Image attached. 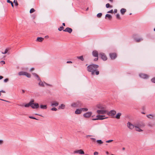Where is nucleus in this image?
I'll return each mask as SVG.
<instances>
[{
	"label": "nucleus",
	"mask_w": 155,
	"mask_h": 155,
	"mask_svg": "<svg viewBox=\"0 0 155 155\" xmlns=\"http://www.w3.org/2000/svg\"><path fill=\"white\" fill-rule=\"evenodd\" d=\"M140 77L143 79H147L148 78L149 76L148 75L144 74H140L139 75Z\"/></svg>",
	"instance_id": "obj_6"
},
{
	"label": "nucleus",
	"mask_w": 155,
	"mask_h": 155,
	"mask_svg": "<svg viewBox=\"0 0 155 155\" xmlns=\"http://www.w3.org/2000/svg\"><path fill=\"white\" fill-rule=\"evenodd\" d=\"M105 116L102 115H97L96 116L97 118H93V120H103L104 119L107 118V117H105Z\"/></svg>",
	"instance_id": "obj_3"
},
{
	"label": "nucleus",
	"mask_w": 155,
	"mask_h": 155,
	"mask_svg": "<svg viewBox=\"0 0 155 155\" xmlns=\"http://www.w3.org/2000/svg\"><path fill=\"white\" fill-rule=\"evenodd\" d=\"M99 65L96 64H91L88 65L87 67V71L90 72L92 75H98L99 74V71L97 69Z\"/></svg>",
	"instance_id": "obj_1"
},
{
	"label": "nucleus",
	"mask_w": 155,
	"mask_h": 155,
	"mask_svg": "<svg viewBox=\"0 0 155 155\" xmlns=\"http://www.w3.org/2000/svg\"><path fill=\"white\" fill-rule=\"evenodd\" d=\"M96 107L100 109H105V107L104 106L102 105V104H97L96 105Z\"/></svg>",
	"instance_id": "obj_15"
},
{
	"label": "nucleus",
	"mask_w": 155,
	"mask_h": 155,
	"mask_svg": "<svg viewBox=\"0 0 155 155\" xmlns=\"http://www.w3.org/2000/svg\"><path fill=\"white\" fill-rule=\"evenodd\" d=\"M51 110L52 111H56L57 110V109L56 108L54 107L51 108Z\"/></svg>",
	"instance_id": "obj_44"
},
{
	"label": "nucleus",
	"mask_w": 155,
	"mask_h": 155,
	"mask_svg": "<svg viewBox=\"0 0 155 155\" xmlns=\"http://www.w3.org/2000/svg\"><path fill=\"white\" fill-rule=\"evenodd\" d=\"M72 62L71 61H68L67 62V63H72Z\"/></svg>",
	"instance_id": "obj_55"
},
{
	"label": "nucleus",
	"mask_w": 155,
	"mask_h": 155,
	"mask_svg": "<svg viewBox=\"0 0 155 155\" xmlns=\"http://www.w3.org/2000/svg\"><path fill=\"white\" fill-rule=\"evenodd\" d=\"M91 139L93 140V141H95L96 139L95 138H91Z\"/></svg>",
	"instance_id": "obj_54"
},
{
	"label": "nucleus",
	"mask_w": 155,
	"mask_h": 155,
	"mask_svg": "<svg viewBox=\"0 0 155 155\" xmlns=\"http://www.w3.org/2000/svg\"><path fill=\"white\" fill-rule=\"evenodd\" d=\"M30 106V104H29V103H28V104H25L24 105V106L25 107H29Z\"/></svg>",
	"instance_id": "obj_42"
},
{
	"label": "nucleus",
	"mask_w": 155,
	"mask_h": 155,
	"mask_svg": "<svg viewBox=\"0 0 155 155\" xmlns=\"http://www.w3.org/2000/svg\"><path fill=\"white\" fill-rule=\"evenodd\" d=\"M97 142L99 144H101L103 143V142L101 140H97Z\"/></svg>",
	"instance_id": "obj_36"
},
{
	"label": "nucleus",
	"mask_w": 155,
	"mask_h": 155,
	"mask_svg": "<svg viewBox=\"0 0 155 155\" xmlns=\"http://www.w3.org/2000/svg\"><path fill=\"white\" fill-rule=\"evenodd\" d=\"M34 100L33 99L31 100L29 102V104L30 105V106L32 105H33V104H34Z\"/></svg>",
	"instance_id": "obj_32"
},
{
	"label": "nucleus",
	"mask_w": 155,
	"mask_h": 155,
	"mask_svg": "<svg viewBox=\"0 0 155 155\" xmlns=\"http://www.w3.org/2000/svg\"><path fill=\"white\" fill-rule=\"evenodd\" d=\"M7 2L8 3H11L12 2L10 0H7Z\"/></svg>",
	"instance_id": "obj_57"
},
{
	"label": "nucleus",
	"mask_w": 155,
	"mask_h": 155,
	"mask_svg": "<svg viewBox=\"0 0 155 155\" xmlns=\"http://www.w3.org/2000/svg\"><path fill=\"white\" fill-rule=\"evenodd\" d=\"M121 113H118L115 117L117 119H119L120 116L121 115Z\"/></svg>",
	"instance_id": "obj_22"
},
{
	"label": "nucleus",
	"mask_w": 155,
	"mask_h": 155,
	"mask_svg": "<svg viewBox=\"0 0 155 155\" xmlns=\"http://www.w3.org/2000/svg\"><path fill=\"white\" fill-rule=\"evenodd\" d=\"M147 116L148 118H151L153 117L152 115L151 114L147 115Z\"/></svg>",
	"instance_id": "obj_38"
},
{
	"label": "nucleus",
	"mask_w": 155,
	"mask_h": 155,
	"mask_svg": "<svg viewBox=\"0 0 155 155\" xmlns=\"http://www.w3.org/2000/svg\"><path fill=\"white\" fill-rule=\"evenodd\" d=\"M114 13H116L117 12V9H115L114 10Z\"/></svg>",
	"instance_id": "obj_60"
},
{
	"label": "nucleus",
	"mask_w": 155,
	"mask_h": 155,
	"mask_svg": "<svg viewBox=\"0 0 155 155\" xmlns=\"http://www.w3.org/2000/svg\"><path fill=\"white\" fill-rule=\"evenodd\" d=\"M116 113V112L115 110H111L109 112H107V114L109 116H113Z\"/></svg>",
	"instance_id": "obj_5"
},
{
	"label": "nucleus",
	"mask_w": 155,
	"mask_h": 155,
	"mask_svg": "<svg viewBox=\"0 0 155 155\" xmlns=\"http://www.w3.org/2000/svg\"><path fill=\"white\" fill-rule=\"evenodd\" d=\"M58 104H59L57 101H54L51 103V107H57Z\"/></svg>",
	"instance_id": "obj_17"
},
{
	"label": "nucleus",
	"mask_w": 155,
	"mask_h": 155,
	"mask_svg": "<svg viewBox=\"0 0 155 155\" xmlns=\"http://www.w3.org/2000/svg\"><path fill=\"white\" fill-rule=\"evenodd\" d=\"M1 62L3 64H5V62L4 61H2Z\"/></svg>",
	"instance_id": "obj_61"
},
{
	"label": "nucleus",
	"mask_w": 155,
	"mask_h": 155,
	"mask_svg": "<svg viewBox=\"0 0 155 155\" xmlns=\"http://www.w3.org/2000/svg\"><path fill=\"white\" fill-rule=\"evenodd\" d=\"M49 38V36L48 35H47L45 36V38Z\"/></svg>",
	"instance_id": "obj_63"
},
{
	"label": "nucleus",
	"mask_w": 155,
	"mask_h": 155,
	"mask_svg": "<svg viewBox=\"0 0 155 155\" xmlns=\"http://www.w3.org/2000/svg\"><path fill=\"white\" fill-rule=\"evenodd\" d=\"M3 143V141L2 140H0V145L2 144Z\"/></svg>",
	"instance_id": "obj_51"
},
{
	"label": "nucleus",
	"mask_w": 155,
	"mask_h": 155,
	"mask_svg": "<svg viewBox=\"0 0 155 155\" xmlns=\"http://www.w3.org/2000/svg\"><path fill=\"white\" fill-rule=\"evenodd\" d=\"M38 80L39 81L38 84L39 86L42 87H44L45 86V83H44V82H42L40 78H38Z\"/></svg>",
	"instance_id": "obj_13"
},
{
	"label": "nucleus",
	"mask_w": 155,
	"mask_h": 155,
	"mask_svg": "<svg viewBox=\"0 0 155 155\" xmlns=\"http://www.w3.org/2000/svg\"><path fill=\"white\" fill-rule=\"evenodd\" d=\"M22 92L23 93H24L25 92V91L24 90H22Z\"/></svg>",
	"instance_id": "obj_64"
},
{
	"label": "nucleus",
	"mask_w": 155,
	"mask_h": 155,
	"mask_svg": "<svg viewBox=\"0 0 155 155\" xmlns=\"http://www.w3.org/2000/svg\"><path fill=\"white\" fill-rule=\"evenodd\" d=\"M34 68H31L30 69V71H33L34 70Z\"/></svg>",
	"instance_id": "obj_53"
},
{
	"label": "nucleus",
	"mask_w": 155,
	"mask_h": 155,
	"mask_svg": "<svg viewBox=\"0 0 155 155\" xmlns=\"http://www.w3.org/2000/svg\"><path fill=\"white\" fill-rule=\"evenodd\" d=\"M108 18V19L110 20L112 18V16L110 15V14H107L106 15H105V18Z\"/></svg>",
	"instance_id": "obj_21"
},
{
	"label": "nucleus",
	"mask_w": 155,
	"mask_h": 155,
	"mask_svg": "<svg viewBox=\"0 0 155 155\" xmlns=\"http://www.w3.org/2000/svg\"><path fill=\"white\" fill-rule=\"evenodd\" d=\"M113 141V140H109L106 141V143H110V142H112Z\"/></svg>",
	"instance_id": "obj_49"
},
{
	"label": "nucleus",
	"mask_w": 155,
	"mask_h": 155,
	"mask_svg": "<svg viewBox=\"0 0 155 155\" xmlns=\"http://www.w3.org/2000/svg\"><path fill=\"white\" fill-rule=\"evenodd\" d=\"M33 109L37 108L39 107V104L38 103H35L31 106Z\"/></svg>",
	"instance_id": "obj_16"
},
{
	"label": "nucleus",
	"mask_w": 155,
	"mask_h": 155,
	"mask_svg": "<svg viewBox=\"0 0 155 155\" xmlns=\"http://www.w3.org/2000/svg\"><path fill=\"white\" fill-rule=\"evenodd\" d=\"M74 153H79L80 154H84V151L81 149L74 151Z\"/></svg>",
	"instance_id": "obj_9"
},
{
	"label": "nucleus",
	"mask_w": 155,
	"mask_h": 155,
	"mask_svg": "<svg viewBox=\"0 0 155 155\" xmlns=\"http://www.w3.org/2000/svg\"><path fill=\"white\" fill-rule=\"evenodd\" d=\"M104 109H102L97 110V113L99 114H106L107 111Z\"/></svg>",
	"instance_id": "obj_4"
},
{
	"label": "nucleus",
	"mask_w": 155,
	"mask_h": 155,
	"mask_svg": "<svg viewBox=\"0 0 155 155\" xmlns=\"http://www.w3.org/2000/svg\"><path fill=\"white\" fill-rule=\"evenodd\" d=\"M8 81V78H6L4 80V82H6Z\"/></svg>",
	"instance_id": "obj_50"
},
{
	"label": "nucleus",
	"mask_w": 155,
	"mask_h": 155,
	"mask_svg": "<svg viewBox=\"0 0 155 155\" xmlns=\"http://www.w3.org/2000/svg\"><path fill=\"white\" fill-rule=\"evenodd\" d=\"M25 75L28 78H30L31 77V75L30 74L27 73L25 72Z\"/></svg>",
	"instance_id": "obj_30"
},
{
	"label": "nucleus",
	"mask_w": 155,
	"mask_h": 155,
	"mask_svg": "<svg viewBox=\"0 0 155 155\" xmlns=\"http://www.w3.org/2000/svg\"><path fill=\"white\" fill-rule=\"evenodd\" d=\"M64 27L63 26H61L60 27L58 28V30L59 31H61V30H63L64 29Z\"/></svg>",
	"instance_id": "obj_40"
},
{
	"label": "nucleus",
	"mask_w": 155,
	"mask_h": 155,
	"mask_svg": "<svg viewBox=\"0 0 155 155\" xmlns=\"http://www.w3.org/2000/svg\"><path fill=\"white\" fill-rule=\"evenodd\" d=\"M99 55L101 56V58L104 61H106L107 60V58L105 54L103 53H101L99 54Z\"/></svg>",
	"instance_id": "obj_7"
},
{
	"label": "nucleus",
	"mask_w": 155,
	"mask_h": 155,
	"mask_svg": "<svg viewBox=\"0 0 155 155\" xmlns=\"http://www.w3.org/2000/svg\"><path fill=\"white\" fill-rule=\"evenodd\" d=\"M127 126L129 129H133L135 127L134 125H133L129 122H128L127 123Z\"/></svg>",
	"instance_id": "obj_11"
},
{
	"label": "nucleus",
	"mask_w": 155,
	"mask_h": 155,
	"mask_svg": "<svg viewBox=\"0 0 155 155\" xmlns=\"http://www.w3.org/2000/svg\"><path fill=\"white\" fill-rule=\"evenodd\" d=\"M107 13H113V10L112 9L110 11H108L107 12Z\"/></svg>",
	"instance_id": "obj_48"
},
{
	"label": "nucleus",
	"mask_w": 155,
	"mask_h": 155,
	"mask_svg": "<svg viewBox=\"0 0 155 155\" xmlns=\"http://www.w3.org/2000/svg\"><path fill=\"white\" fill-rule=\"evenodd\" d=\"M44 83H45V84H46V85H47V86H49L50 87H52V85L51 84H48L46 83H45V82H44Z\"/></svg>",
	"instance_id": "obj_47"
},
{
	"label": "nucleus",
	"mask_w": 155,
	"mask_h": 155,
	"mask_svg": "<svg viewBox=\"0 0 155 155\" xmlns=\"http://www.w3.org/2000/svg\"><path fill=\"white\" fill-rule=\"evenodd\" d=\"M25 72L24 71H20L18 73V75L19 76L21 75H25Z\"/></svg>",
	"instance_id": "obj_28"
},
{
	"label": "nucleus",
	"mask_w": 155,
	"mask_h": 155,
	"mask_svg": "<svg viewBox=\"0 0 155 155\" xmlns=\"http://www.w3.org/2000/svg\"><path fill=\"white\" fill-rule=\"evenodd\" d=\"M151 81L152 82L155 83V77L152 78Z\"/></svg>",
	"instance_id": "obj_43"
},
{
	"label": "nucleus",
	"mask_w": 155,
	"mask_h": 155,
	"mask_svg": "<svg viewBox=\"0 0 155 155\" xmlns=\"http://www.w3.org/2000/svg\"><path fill=\"white\" fill-rule=\"evenodd\" d=\"M63 31L65 32H67L70 33H71L72 31V29L70 28L67 27L64 30H63Z\"/></svg>",
	"instance_id": "obj_14"
},
{
	"label": "nucleus",
	"mask_w": 155,
	"mask_h": 155,
	"mask_svg": "<svg viewBox=\"0 0 155 155\" xmlns=\"http://www.w3.org/2000/svg\"><path fill=\"white\" fill-rule=\"evenodd\" d=\"M109 55L110 58L112 60L115 59L117 57L116 54L115 53H110Z\"/></svg>",
	"instance_id": "obj_12"
},
{
	"label": "nucleus",
	"mask_w": 155,
	"mask_h": 155,
	"mask_svg": "<svg viewBox=\"0 0 155 155\" xmlns=\"http://www.w3.org/2000/svg\"><path fill=\"white\" fill-rule=\"evenodd\" d=\"M98 154V153L97 152H95L94 153V155H97Z\"/></svg>",
	"instance_id": "obj_52"
},
{
	"label": "nucleus",
	"mask_w": 155,
	"mask_h": 155,
	"mask_svg": "<svg viewBox=\"0 0 155 155\" xmlns=\"http://www.w3.org/2000/svg\"><path fill=\"white\" fill-rule=\"evenodd\" d=\"M98 57H97V58H94V60L95 61H97L98 60Z\"/></svg>",
	"instance_id": "obj_56"
},
{
	"label": "nucleus",
	"mask_w": 155,
	"mask_h": 155,
	"mask_svg": "<svg viewBox=\"0 0 155 155\" xmlns=\"http://www.w3.org/2000/svg\"><path fill=\"white\" fill-rule=\"evenodd\" d=\"M32 74L38 80V78H40L39 77V76L35 73H32Z\"/></svg>",
	"instance_id": "obj_29"
},
{
	"label": "nucleus",
	"mask_w": 155,
	"mask_h": 155,
	"mask_svg": "<svg viewBox=\"0 0 155 155\" xmlns=\"http://www.w3.org/2000/svg\"><path fill=\"white\" fill-rule=\"evenodd\" d=\"M65 105L63 104H61L59 106L58 109H64L65 108Z\"/></svg>",
	"instance_id": "obj_24"
},
{
	"label": "nucleus",
	"mask_w": 155,
	"mask_h": 155,
	"mask_svg": "<svg viewBox=\"0 0 155 155\" xmlns=\"http://www.w3.org/2000/svg\"><path fill=\"white\" fill-rule=\"evenodd\" d=\"M134 125L137 126V127H140L141 128L145 126L144 124L142 122H140L137 123L135 124Z\"/></svg>",
	"instance_id": "obj_8"
},
{
	"label": "nucleus",
	"mask_w": 155,
	"mask_h": 155,
	"mask_svg": "<svg viewBox=\"0 0 155 155\" xmlns=\"http://www.w3.org/2000/svg\"><path fill=\"white\" fill-rule=\"evenodd\" d=\"M44 39V38H43L42 37H38L37 39V41H38L39 42H41Z\"/></svg>",
	"instance_id": "obj_26"
},
{
	"label": "nucleus",
	"mask_w": 155,
	"mask_h": 155,
	"mask_svg": "<svg viewBox=\"0 0 155 155\" xmlns=\"http://www.w3.org/2000/svg\"><path fill=\"white\" fill-rule=\"evenodd\" d=\"M13 3H14L15 5L17 6L18 5V4L16 0H14Z\"/></svg>",
	"instance_id": "obj_37"
},
{
	"label": "nucleus",
	"mask_w": 155,
	"mask_h": 155,
	"mask_svg": "<svg viewBox=\"0 0 155 155\" xmlns=\"http://www.w3.org/2000/svg\"><path fill=\"white\" fill-rule=\"evenodd\" d=\"M82 104L80 101H77L73 103L71 105L72 107H81Z\"/></svg>",
	"instance_id": "obj_2"
},
{
	"label": "nucleus",
	"mask_w": 155,
	"mask_h": 155,
	"mask_svg": "<svg viewBox=\"0 0 155 155\" xmlns=\"http://www.w3.org/2000/svg\"><path fill=\"white\" fill-rule=\"evenodd\" d=\"M116 18L118 19H120V15L119 14H117L116 15Z\"/></svg>",
	"instance_id": "obj_45"
},
{
	"label": "nucleus",
	"mask_w": 155,
	"mask_h": 155,
	"mask_svg": "<svg viewBox=\"0 0 155 155\" xmlns=\"http://www.w3.org/2000/svg\"><path fill=\"white\" fill-rule=\"evenodd\" d=\"M77 58L78 59L81 60L82 61H83L84 60V59L82 56H78L77 57Z\"/></svg>",
	"instance_id": "obj_31"
},
{
	"label": "nucleus",
	"mask_w": 155,
	"mask_h": 155,
	"mask_svg": "<svg viewBox=\"0 0 155 155\" xmlns=\"http://www.w3.org/2000/svg\"><path fill=\"white\" fill-rule=\"evenodd\" d=\"M11 6H12L13 8L14 7V5H13V3L12 2L11 3Z\"/></svg>",
	"instance_id": "obj_59"
},
{
	"label": "nucleus",
	"mask_w": 155,
	"mask_h": 155,
	"mask_svg": "<svg viewBox=\"0 0 155 155\" xmlns=\"http://www.w3.org/2000/svg\"><path fill=\"white\" fill-rule=\"evenodd\" d=\"M40 107L41 108L43 109H46L47 107L46 105H43L42 104L40 105Z\"/></svg>",
	"instance_id": "obj_25"
},
{
	"label": "nucleus",
	"mask_w": 155,
	"mask_h": 155,
	"mask_svg": "<svg viewBox=\"0 0 155 155\" xmlns=\"http://www.w3.org/2000/svg\"><path fill=\"white\" fill-rule=\"evenodd\" d=\"M3 78V77L2 76H0V80L2 79Z\"/></svg>",
	"instance_id": "obj_62"
},
{
	"label": "nucleus",
	"mask_w": 155,
	"mask_h": 155,
	"mask_svg": "<svg viewBox=\"0 0 155 155\" xmlns=\"http://www.w3.org/2000/svg\"><path fill=\"white\" fill-rule=\"evenodd\" d=\"M1 92H2V93H5V91H4L1 90V91H0V93H1Z\"/></svg>",
	"instance_id": "obj_58"
},
{
	"label": "nucleus",
	"mask_w": 155,
	"mask_h": 155,
	"mask_svg": "<svg viewBox=\"0 0 155 155\" xmlns=\"http://www.w3.org/2000/svg\"><path fill=\"white\" fill-rule=\"evenodd\" d=\"M81 108L80 109H76L75 112V113L76 114H81Z\"/></svg>",
	"instance_id": "obj_19"
},
{
	"label": "nucleus",
	"mask_w": 155,
	"mask_h": 155,
	"mask_svg": "<svg viewBox=\"0 0 155 155\" xmlns=\"http://www.w3.org/2000/svg\"><path fill=\"white\" fill-rule=\"evenodd\" d=\"M8 48H6L5 51V52H2V54H5L6 53H7V52H8Z\"/></svg>",
	"instance_id": "obj_41"
},
{
	"label": "nucleus",
	"mask_w": 155,
	"mask_h": 155,
	"mask_svg": "<svg viewBox=\"0 0 155 155\" xmlns=\"http://www.w3.org/2000/svg\"><path fill=\"white\" fill-rule=\"evenodd\" d=\"M92 114V112H88L84 114L83 116L85 117H89L91 116Z\"/></svg>",
	"instance_id": "obj_10"
},
{
	"label": "nucleus",
	"mask_w": 155,
	"mask_h": 155,
	"mask_svg": "<svg viewBox=\"0 0 155 155\" xmlns=\"http://www.w3.org/2000/svg\"><path fill=\"white\" fill-rule=\"evenodd\" d=\"M106 7L107 8H112V6L110 5L109 3H107L106 5Z\"/></svg>",
	"instance_id": "obj_34"
},
{
	"label": "nucleus",
	"mask_w": 155,
	"mask_h": 155,
	"mask_svg": "<svg viewBox=\"0 0 155 155\" xmlns=\"http://www.w3.org/2000/svg\"><path fill=\"white\" fill-rule=\"evenodd\" d=\"M81 111H87L88 110V109L87 108H81Z\"/></svg>",
	"instance_id": "obj_35"
},
{
	"label": "nucleus",
	"mask_w": 155,
	"mask_h": 155,
	"mask_svg": "<svg viewBox=\"0 0 155 155\" xmlns=\"http://www.w3.org/2000/svg\"><path fill=\"white\" fill-rule=\"evenodd\" d=\"M92 55L93 56L96 57H98V53L96 51H94L92 52Z\"/></svg>",
	"instance_id": "obj_18"
},
{
	"label": "nucleus",
	"mask_w": 155,
	"mask_h": 155,
	"mask_svg": "<svg viewBox=\"0 0 155 155\" xmlns=\"http://www.w3.org/2000/svg\"><path fill=\"white\" fill-rule=\"evenodd\" d=\"M120 11L122 15H124V13L126 12V10L125 8H122L120 9Z\"/></svg>",
	"instance_id": "obj_23"
},
{
	"label": "nucleus",
	"mask_w": 155,
	"mask_h": 155,
	"mask_svg": "<svg viewBox=\"0 0 155 155\" xmlns=\"http://www.w3.org/2000/svg\"><path fill=\"white\" fill-rule=\"evenodd\" d=\"M102 15V13H98L97 15V18H100L101 17Z\"/></svg>",
	"instance_id": "obj_33"
},
{
	"label": "nucleus",
	"mask_w": 155,
	"mask_h": 155,
	"mask_svg": "<svg viewBox=\"0 0 155 155\" xmlns=\"http://www.w3.org/2000/svg\"><path fill=\"white\" fill-rule=\"evenodd\" d=\"M29 117L30 118H31V119H35V120H38V119H37L36 118H35V117H33L32 116H29Z\"/></svg>",
	"instance_id": "obj_46"
},
{
	"label": "nucleus",
	"mask_w": 155,
	"mask_h": 155,
	"mask_svg": "<svg viewBox=\"0 0 155 155\" xmlns=\"http://www.w3.org/2000/svg\"><path fill=\"white\" fill-rule=\"evenodd\" d=\"M35 11V10L34 8H31L30 11V13H32L34 12Z\"/></svg>",
	"instance_id": "obj_39"
},
{
	"label": "nucleus",
	"mask_w": 155,
	"mask_h": 155,
	"mask_svg": "<svg viewBox=\"0 0 155 155\" xmlns=\"http://www.w3.org/2000/svg\"><path fill=\"white\" fill-rule=\"evenodd\" d=\"M134 127L135 129L138 132H141L143 131V130L141 129V128L138 127H137V126H136L135 125H134Z\"/></svg>",
	"instance_id": "obj_20"
},
{
	"label": "nucleus",
	"mask_w": 155,
	"mask_h": 155,
	"mask_svg": "<svg viewBox=\"0 0 155 155\" xmlns=\"http://www.w3.org/2000/svg\"><path fill=\"white\" fill-rule=\"evenodd\" d=\"M135 41L137 42H139L142 41L143 40V39L142 38H135Z\"/></svg>",
	"instance_id": "obj_27"
}]
</instances>
